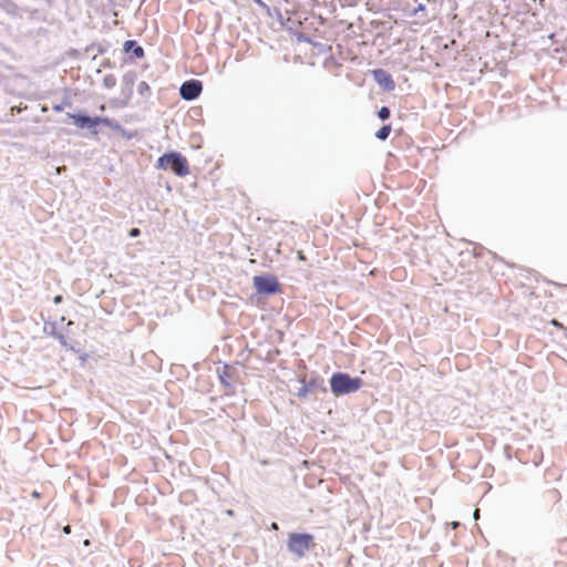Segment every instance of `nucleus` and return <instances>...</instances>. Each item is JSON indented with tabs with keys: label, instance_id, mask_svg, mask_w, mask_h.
<instances>
[{
	"label": "nucleus",
	"instance_id": "nucleus-1",
	"mask_svg": "<svg viewBox=\"0 0 567 567\" xmlns=\"http://www.w3.org/2000/svg\"><path fill=\"white\" fill-rule=\"evenodd\" d=\"M66 118L71 120L72 123L80 130H87L93 136L99 135L100 125L110 127L111 130H120L121 124L107 116L102 115H90L84 110H78L76 112H68Z\"/></svg>",
	"mask_w": 567,
	"mask_h": 567
},
{
	"label": "nucleus",
	"instance_id": "nucleus-2",
	"mask_svg": "<svg viewBox=\"0 0 567 567\" xmlns=\"http://www.w3.org/2000/svg\"><path fill=\"white\" fill-rule=\"evenodd\" d=\"M329 390L333 396L340 398L358 392L364 384L360 377H352L344 371H334L329 378Z\"/></svg>",
	"mask_w": 567,
	"mask_h": 567
},
{
	"label": "nucleus",
	"instance_id": "nucleus-3",
	"mask_svg": "<svg viewBox=\"0 0 567 567\" xmlns=\"http://www.w3.org/2000/svg\"><path fill=\"white\" fill-rule=\"evenodd\" d=\"M158 169L169 171L178 177L189 174V164L187 158L177 151H167L162 154L156 162Z\"/></svg>",
	"mask_w": 567,
	"mask_h": 567
},
{
	"label": "nucleus",
	"instance_id": "nucleus-4",
	"mask_svg": "<svg viewBox=\"0 0 567 567\" xmlns=\"http://www.w3.org/2000/svg\"><path fill=\"white\" fill-rule=\"evenodd\" d=\"M287 549L297 558H303L306 553L316 547L315 536L307 532H292L288 534Z\"/></svg>",
	"mask_w": 567,
	"mask_h": 567
},
{
	"label": "nucleus",
	"instance_id": "nucleus-5",
	"mask_svg": "<svg viewBox=\"0 0 567 567\" xmlns=\"http://www.w3.org/2000/svg\"><path fill=\"white\" fill-rule=\"evenodd\" d=\"M298 381L301 385L295 395L299 399H306L310 393L328 392V388L324 384V379L318 372H311L309 378L307 374L301 375L299 377Z\"/></svg>",
	"mask_w": 567,
	"mask_h": 567
},
{
	"label": "nucleus",
	"instance_id": "nucleus-6",
	"mask_svg": "<svg viewBox=\"0 0 567 567\" xmlns=\"http://www.w3.org/2000/svg\"><path fill=\"white\" fill-rule=\"evenodd\" d=\"M252 286L256 293L262 297H270L281 292L279 279L275 275L267 272L254 276Z\"/></svg>",
	"mask_w": 567,
	"mask_h": 567
},
{
	"label": "nucleus",
	"instance_id": "nucleus-7",
	"mask_svg": "<svg viewBox=\"0 0 567 567\" xmlns=\"http://www.w3.org/2000/svg\"><path fill=\"white\" fill-rule=\"evenodd\" d=\"M137 80V74L134 71H127L122 76L121 97H115L110 101L111 105L116 109H124L128 105L133 96V87Z\"/></svg>",
	"mask_w": 567,
	"mask_h": 567
},
{
	"label": "nucleus",
	"instance_id": "nucleus-8",
	"mask_svg": "<svg viewBox=\"0 0 567 567\" xmlns=\"http://www.w3.org/2000/svg\"><path fill=\"white\" fill-rule=\"evenodd\" d=\"M203 92V82L197 79H189L179 86V96L187 102L195 101Z\"/></svg>",
	"mask_w": 567,
	"mask_h": 567
},
{
	"label": "nucleus",
	"instance_id": "nucleus-9",
	"mask_svg": "<svg viewBox=\"0 0 567 567\" xmlns=\"http://www.w3.org/2000/svg\"><path fill=\"white\" fill-rule=\"evenodd\" d=\"M374 82L384 91L392 92L395 89V82L392 74L385 69L378 68L369 71Z\"/></svg>",
	"mask_w": 567,
	"mask_h": 567
},
{
	"label": "nucleus",
	"instance_id": "nucleus-10",
	"mask_svg": "<svg viewBox=\"0 0 567 567\" xmlns=\"http://www.w3.org/2000/svg\"><path fill=\"white\" fill-rule=\"evenodd\" d=\"M0 10L3 11L10 18L21 19L23 13L33 12L28 7H20L13 0H0Z\"/></svg>",
	"mask_w": 567,
	"mask_h": 567
},
{
	"label": "nucleus",
	"instance_id": "nucleus-11",
	"mask_svg": "<svg viewBox=\"0 0 567 567\" xmlns=\"http://www.w3.org/2000/svg\"><path fill=\"white\" fill-rule=\"evenodd\" d=\"M123 53L130 60H141L145 55L143 47L136 40H126L123 43Z\"/></svg>",
	"mask_w": 567,
	"mask_h": 567
},
{
	"label": "nucleus",
	"instance_id": "nucleus-12",
	"mask_svg": "<svg viewBox=\"0 0 567 567\" xmlns=\"http://www.w3.org/2000/svg\"><path fill=\"white\" fill-rule=\"evenodd\" d=\"M231 367L227 363H224L223 368L221 369H217L216 373H217V377L219 379V382L220 384L227 389V390H230L231 392H234V385L233 383L230 382V380L233 379L234 374H233V371H231Z\"/></svg>",
	"mask_w": 567,
	"mask_h": 567
},
{
	"label": "nucleus",
	"instance_id": "nucleus-13",
	"mask_svg": "<svg viewBox=\"0 0 567 567\" xmlns=\"http://www.w3.org/2000/svg\"><path fill=\"white\" fill-rule=\"evenodd\" d=\"M110 48V43L107 42H104V43H100V42H93L91 43L90 45L86 47L85 51L86 52H90V51H96V54H104L107 52Z\"/></svg>",
	"mask_w": 567,
	"mask_h": 567
},
{
	"label": "nucleus",
	"instance_id": "nucleus-14",
	"mask_svg": "<svg viewBox=\"0 0 567 567\" xmlns=\"http://www.w3.org/2000/svg\"><path fill=\"white\" fill-rule=\"evenodd\" d=\"M392 131V125L389 123V124H383L375 133H374V137L379 141H385L390 133Z\"/></svg>",
	"mask_w": 567,
	"mask_h": 567
},
{
	"label": "nucleus",
	"instance_id": "nucleus-15",
	"mask_svg": "<svg viewBox=\"0 0 567 567\" xmlns=\"http://www.w3.org/2000/svg\"><path fill=\"white\" fill-rule=\"evenodd\" d=\"M43 331L45 334L55 338L60 332L56 328V321L44 320Z\"/></svg>",
	"mask_w": 567,
	"mask_h": 567
},
{
	"label": "nucleus",
	"instance_id": "nucleus-16",
	"mask_svg": "<svg viewBox=\"0 0 567 567\" xmlns=\"http://www.w3.org/2000/svg\"><path fill=\"white\" fill-rule=\"evenodd\" d=\"M137 92L143 97H148L151 95V87L147 82L142 81L137 85Z\"/></svg>",
	"mask_w": 567,
	"mask_h": 567
},
{
	"label": "nucleus",
	"instance_id": "nucleus-17",
	"mask_svg": "<svg viewBox=\"0 0 567 567\" xmlns=\"http://www.w3.org/2000/svg\"><path fill=\"white\" fill-rule=\"evenodd\" d=\"M72 102L69 97H64L63 101L59 104H53L52 110L56 113H60L64 110V107H71Z\"/></svg>",
	"mask_w": 567,
	"mask_h": 567
},
{
	"label": "nucleus",
	"instance_id": "nucleus-18",
	"mask_svg": "<svg viewBox=\"0 0 567 567\" xmlns=\"http://www.w3.org/2000/svg\"><path fill=\"white\" fill-rule=\"evenodd\" d=\"M377 115L378 117L381 120V121H386L390 118L391 116V110L389 106H381L378 112H377Z\"/></svg>",
	"mask_w": 567,
	"mask_h": 567
},
{
	"label": "nucleus",
	"instance_id": "nucleus-19",
	"mask_svg": "<svg viewBox=\"0 0 567 567\" xmlns=\"http://www.w3.org/2000/svg\"><path fill=\"white\" fill-rule=\"evenodd\" d=\"M105 89H113L116 85V78L113 74H106L103 79Z\"/></svg>",
	"mask_w": 567,
	"mask_h": 567
},
{
	"label": "nucleus",
	"instance_id": "nucleus-20",
	"mask_svg": "<svg viewBox=\"0 0 567 567\" xmlns=\"http://www.w3.org/2000/svg\"><path fill=\"white\" fill-rule=\"evenodd\" d=\"M252 1H254L258 7H260L261 9H264V10L266 11V13H267L270 18H272V17H274V14H272V12H271V8H270L268 4H266L262 0H252Z\"/></svg>",
	"mask_w": 567,
	"mask_h": 567
},
{
	"label": "nucleus",
	"instance_id": "nucleus-21",
	"mask_svg": "<svg viewBox=\"0 0 567 567\" xmlns=\"http://www.w3.org/2000/svg\"><path fill=\"white\" fill-rule=\"evenodd\" d=\"M113 131L120 133L126 140H132L135 136V133L126 131L122 125H121L120 130H113Z\"/></svg>",
	"mask_w": 567,
	"mask_h": 567
},
{
	"label": "nucleus",
	"instance_id": "nucleus-22",
	"mask_svg": "<svg viewBox=\"0 0 567 567\" xmlns=\"http://www.w3.org/2000/svg\"><path fill=\"white\" fill-rule=\"evenodd\" d=\"M54 339H56L59 341L61 347H63L65 349L73 350V348L69 347L68 340H66V338H65V336L63 333L60 332Z\"/></svg>",
	"mask_w": 567,
	"mask_h": 567
},
{
	"label": "nucleus",
	"instance_id": "nucleus-23",
	"mask_svg": "<svg viewBox=\"0 0 567 567\" xmlns=\"http://www.w3.org/2000/svg\"><path fill=\"white\" fill-rule=\"evenodd\" d=\"M296 38H297V40H298L299 42H305V43H311V42H312L311 37H310L309 34H307V33H302V32H301V33H298V34L296 35Z\"/></svg>",
	"mask_w": 567,
	"mask_h": 567
},
{
	"label": "nucleus",
	"instance_id": "nucleus-24",
	"mask_svg": "<svg viewBox=\"0 0 567 567\" xmlns=\"http://www.w3.org/2000/svg\"><path fill=\"white\" fill-rule=\"evenodd\" d=\"M420 12H423V13H425V12H426V7H425V4H423V3H419V6L413 10L412 16L417 17Z\"/></svg>",
	"mask_w": 567,
	"mask_h": 567
},
{
	"label": "nucleus",
	"instance_id": "nucleus-25",
	"mask_svg": "<svg viewBox=\"0 0 567 567\" xmlns=\"http://www.w3.org/2000/svg\"><path fill=\"white\" fill-rule=\"evenodd\" d=\"M101 66L102 68H105V69H114L115 68V63L112 62L110 59H105L103 60V62L101 63Z\"/></svg>",
	"mask_w": 567,
	"mask_h": 567
},
{
	"label": "nucleus",
	"instance_id": "nucleus-26",
	"mask_svg": "<svg viewBox=\"0 0 567 567\" xmlns=\"http://www.w3.org/2000/svg\"><path fill=\"white\" fill-rule=\"evenodd\" d=\"M140 235H141V229H140V228H136V227L131 228V229H130V231H128V236H130L131 238H136V237H138Z\"/></svg>",
	"mask_w": 567,
	"mask_h": 567
},
{
	"label": "nucleus",
	"instance_id": "nucleus-27",
	"mask_svg": "<svg viewBox=\"0 0 567 567\" xmlns=\"http://www.w3.org/2000/svg\"><path fill=\"white\" fill-rule=\"evenodd\" d=\"M549 323H550L553 327H556V328H558V329H560V330H563V328H564V326H565L563 322H560L558 319H555V318H554V319H551V320L549 321Z\"/></svg>",
	"mask_w": 567,
	"mask_h": 567
},
{
	"label": "nucleus",
	"instance_id": "nucleus-28",
	"mask_svg": "<svg viewBox=\"0 0 567 567\" xmlns=\"http://www.w3.org/2000/svg\"><path fill=\"white\" fill-rule=\"evenodd\" d=\"M271 12H272V14H274V17H272V18L281 19L282 14H281L280 9H278V8H274V9H271Z\"/></svg>",
	"mask_w": 567,
	"mask_h": 567
},
{
	"label": "nucleus",
	"instance_id": "nucleus-29",
	"mask_svg": "<svg viewBox=\"0 0 567 567\" xmlns=\"http://www.w3.org/2000/svg\"><path fill=\"white\" fill-rule=\"evenodd\" d=\"M63 301V296L62 295H56L53 297V303L54 305H59Z\"/></svg>",
	"mask_w": 567,
	"mask_h": 567
},
{
	"label": "nucleus",
	"instance_id": "nucleus-30",
	"mask_svg": "<svg viewBox=\"0 0 567 567\" xmlns=\"http://www.w3.org/2000/svg\"><path fill=\"white\" fill-rule=\"evenodd\" d=\"M460 525H461V524H460L458 522H452V523H451V527H452L453 529L457 528Z\"/></svg>",
	"mask_w": 567,
	"mask_h": 567
},
{
	"label": "nucleus",
	"instance_id": "nucleus-31",
	"mask_svg": "<svg viewBox=\"0 0 567 567\" xmlns=\"http://www.w3.org/2000/svg\"><path fill=\"white\" fill-rule=\"evenodd\" d=\"M31 495L34 498H39L41 494L38 491H33Z\"/></svg>",
	"mask_w": 567,
	"mask_h": 567
},
{
	"label": "nucleus",
	"instance_id": "nucleus-32",
	"mask_svg": "<svg viewBox=\"0 0 567 567\" xmlns=\"http://www.w3.org/2000/svg\"><path fill=\"white\" fill-rule=\"evenodd\" d=\"M49 7H52L54 1L53 0H43Z\"/></svg>",
	"mask_w": 567,
	"mask_h": 567
},
{
	"label": "nucleus",
	"instance_id": "nucleus-33",
	"mask_svg": "<svg viewBox=\"0 0 567 567\" xmlns=\"http://www.w3.org/2000/svg\"><path fill=\"white\" fill-rule=\"evenodd\" d=\"M63 532H64L65 534H69V533L71 532V527H70V526H65V527L63 528Z\"/></svg>",
	"mask_w": 567,
	"mask_h": 567
},
{
	"label": "nucleus",
	"instance_id": "nucleus-34",
	"mask_svg": "<svg viewBox=\"0 0 567 567\" xmlns=\"http://www.w3.org/2000/svg\"><path fill=\"white\" fill-rule=\"evenodd\" d=\"M271 529L277 530L278 529V524L277 523H272L271 524Z\"/></svg>",
	"mask_w": 567,
	"mask_h": 567
},
{
	"label": "nucleus",
	"instance_id": "nucleus-35",
	"mask_svg": "<svg viewBox=\"0 0 567 567\" xmlns=\"http://www.w3.org/2000/svg\"><path fill=\"white\" fill-rule=\"evenodd\" d=\"M563 332H564L565 338L567 339V326H564Z\"/></svg>",
	"mask_w": 567,
	"mask_h": 567
},
{
	"label": "nucleus",
	"instance_id": "nucleus-36",
	"mask_svg": "<svg viewBox=\"0 0 567 567\" xmlns=\"http://www.w3.org/2000/svg\"><path fill=\"white\" fill-rule=\"evenodd\" d=\"M298 258H299L300 260H303V259H305V256H303V254H302V252H299V256H298Z\"/></svg>",
	"mask_w": 567,
	"mask_h": 567
},
{
	"label": "nucleus",
	"instance_id": "nucleus-37",
	"mask_svg": "<svg viewBox=\"0 0 567 567\" xmlns=\"http://www.w3.org/2000/svg\"><path fill=\"white\" fill-rule=\"evenodd\" d=\"M100 110H101V111H104V110H105V106H104V105H101V106H100Z\"/></svg>",
	"mask_w": 567,
	"mask_h": 567
}]
</instances>
